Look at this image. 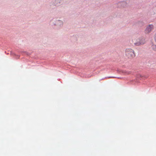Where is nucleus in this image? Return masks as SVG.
I'll return each instance as SVG.
<instances>
[{
    "label": "nucleus",
    "mask_w": 156,
    "mask_h": 156,
    "mask_svg": "<svg viewBox=\"0 0 156 156\" xmlns=\"http://www.w3.org/2000/svg\"><path fill=\"white\" fill-rule=\"evenodd\" d=\"M125 54L128 58L131 59L135 56V54L133 50L131 48H127L125 50Z\"/></svg>",
    "instance_id": "1"
},
{
    "label": "nucleus",
    "mask_w": 156,
    "mask_h": 156,
    "mask_svg": "<svg viewBox=\"0 0 156 156\" xmlns=\"http://www.w3.org/2000/svg\"><path fill=\"white\" fill-rule=\"evenodd\" d=\"M133 42L134 44L136 46H139L145 43L144 40L143 38L141 39L138 38L136 40L133 39Z\"/></svg>",
    "instance_id": "2"
},
{
    "label": "nucleus",
    "mask_w": 156,
    "mask_h": 156,
    "mask_svg": "<svg viewBox=\"0 0 156 156\" xmlns=\"http://www.w3.org/2000/svg\"><path fill=\"white\" fill-rule=\"evenodd\" d=\"M153 26L151 24H150L148 25L146 27L145 30V32L146 33H149L153 29Z\"/></svg>",
    "instance_id": "3"
},
{
    "label": "nucleus",
    "mask_w": 156,
    "mask_h": 156,
    "mask_svg": "<svg viewBox=\"0 0 156 156\" xmlns=\"http://www.w3.org/2000/svg\"><path fill=\"white\" fill-rule=\"evenodd\" d=\"M152 47L154 50L156 51V45L153 44L152 45Z\"/></svg>",
    "instance_id": "4"
},
{
    "label": "nucleus",
    "mask_w": 156,
    "mask_h": 156,
    "mask_svg": "<svg viewBox=\"0 0 156 156\" xmlns=\"http://www.w3.org/2000/svg\"><path fill=\"white\" fill-rule=\"evenodd\" d=\"M155 41L156 42V34H155Z\"/></svg>",
    "instance_id": "5"
}]
</instances>
